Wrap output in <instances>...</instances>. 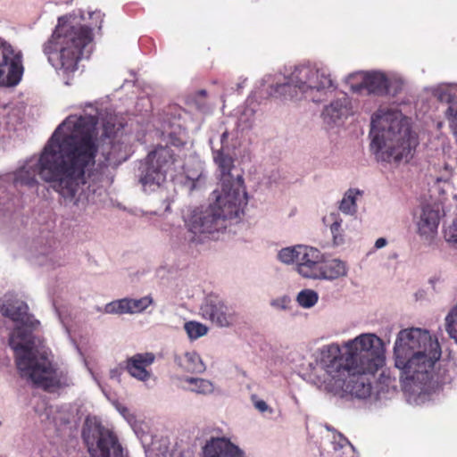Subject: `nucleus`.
Listing matches in <instances>:
<instances>
[{
	"instance_id": "obj_20",
	"label": "nucleus",
	"mask_w": 457,
	"mask_h": 457,
	"mask_svg": "<svg viewBox=\"0 0 457 457\" xmlns=\"http://www.w3.org/2000/svg\"><path fill=\"white\" fill-rule=\"evenodd\" d=\"M320 264L315 279L333 280L346 275L345 263L340 260L333 259L325 262L323 258Z\"/></svg>"
},
{
	"instance_id": "obj_8",
	"label": "nucleus",
	"mask_w": 457,
	"mask_h": 457,
	"mask_svg": "<svg viewBox=\"0 0 457 457\" xmlns=\"http://www.w3.org/2000/svg\"><path fill=\"white\" fill-rule=\"evenodd\" d=\"M169 145L180 147L184 142L170 133L165 145H156L141 162L138 178L145 191H154L175 176L179 156Z\"/></svg>"
},
{
	"instance_id": "obj_14",
	"label": "nucleus",
	"mask_w": 457,
	"mask_h": 457,
	"mask_svg": "<svg viewBox=\"0 0 457 457\" xmlns=\"http://www.w3.org/2000/svg\"><path fill=\"white\" fill-rule=\"evenodd\" d=\"M200 315L217 327H229L235 320L234 313L216 295H208L200 306Z\"/></svg>"
},
{
	"instance_id": "obj_22",
	"label": "nucleus",
	"mask_w": 457,
	"mask_h": 457,
	"mask_svg": "<svg viewBox=\"0 0 457 457\" xmlns=\"http://www.w3.org/2000/svg\"><path fill=\"white\" fill-rule=\"evenodd\" d=\"M182 366L187 371L191 373H202L205 370V366L201 357L195 352L185 354Z\"/></svg>"
},
{
	"instance_id": "obj_17",
	"label": "nucleus",
	"mask_w": 457,
	"mask_h": 457,
	"mask_svg": "<svg viewBox=\"0 0 457 457\" xmlns=\"http://www.w3.org/2000/svg\"><path fill=\"white\" fill-rule=\"evenodd\" d=\"M154 359L155 356L152 353H137L127 359L125 369L131 377L146 381L151 375L147 368L154 363Z\"/></svg>"
},
{
	"instance_id": "obj_15",
	"label": "nucleus",
	"mask_w": 457,
	"mask_h": 457,
	"mask_svg": "<svg viewBox=\"0 0 457 457\" xmlns=\"http://www.w3.org/2000/svg\"><path fill=\"white\" fill-rule=\"evenodd\" d=\"M298 255L295 270L303 278L315 279L323 259L322 253L315 247L303 245Z\"/></svg>"
},
{
	"instance_id": "obj_33",
	"label": "nucleus",
	"mask_w": 457,
	"mask_h": 457,
	"mask_svg": "<svg viewBox=\"0 0 457 457\" xmlns=\"http://www.w3.org/2000/svg\"><path fill=\"white\" fill-rule=\"evenodd\" d=\"M386 244H387V241H386V238H384V237H379V238H378V239L376 240V242H375V247H376L377 249H379V248H382V247H384L385 245H386Z\"/></svg>"
},
{
	"instance_id": "obj_16",
	"label": "nucleus",
	"mask_w": 457,
	"mask_h": 457,
	"mask_svg": "<svg viewBox=\"0 0 457 457\" xmlns=\"http://www.w3.org/2000/svg\"><path fill=\"white\" fill-rule=\"evenodd\" d=\"M203 457H245L244 452L227 437H211L203 448Z\"/></svg>"
},
{
	"instance_id": "obj_4",
	"label": "nucleus",
	"mask_w": 457,
	"mask_h": 457,
	"mask_svg": "<svg viewBox=\"0 0 457 457\" xmlns=\"http://www.w3.org/2000/svg\"><path fill=\"white\" fill-rule=\"evenodd\" d=\"M394 353L395 367L403 370L407 379L426 385L441 357V348L428 331L412 328L398 333Z\"/></svg>"
},
{
	"instance_id": "obj_13",
	"label": "nucleus",
	"mask_w": 457,
	"mask_h": 457,
	"mask_svg": "<svg viewBox=\"0 0 457 457\" xmlns=\"http://www.w3.org/2000/svg\"><path fill=\"white\" fill-rule=\"evenodd\" d=\"M361 80L358 84L352 85L354 92L367 90L369 95L384 96L391 93L395 96L401 91V84L396 80H391L386 73L381 71H367L361 74Z\"/></svg>"
},
{
	"instance_id": "obj_3",
	"label": "nucleus",
	"mask_w": 457,
	"mask_h": 457,
	"mask_svg": "<svg viewBox=\"0 0 457 457\" xmlns=\"http://www.w3.org/2000/svg\"><path fill=\"white\" fill-rule=\"evenodd\" d=\"M4 317L20 324L10 335L9 345L14 352L15 363L21 377L30 379L37 387L51 391L60 386L55 369L45 353L37 354L32 332L39 321L29 313L28 304L12 297L4 295L0 306Z\"/></svg>"
},
{
	"instance_id": "obj_23",
	"label": "nucleus",
	"mask_w": 457,
	"mask_h": 457,
	"mask_svg": "<svg viewBox=\"0 0 457 457\" xmlns=\"http://www.w3.org/2000/svg\"><path fill=\"white\" fill-rule=\"evenodd\" d=\"M360 194L359 190L349 189L340 202L339 209L344 213L353 214L356 211V195Z\"/></svg>"
},
{
	"instance_id": "obj_10",
	"label": "nucleus",
	"mask_w": 457,
	"mask_h": 457,
	"mask_svg": "<svg viewBox=\"0 0 457 457\" xmlns=\"http://www.w3.org/2000/svg\"><path fill=\"white\" fill-rule=\"evenodd\" d=\"M82 437L91 457H128L115 433L101 423L87 420Z\"/></svg>"
},
{
	"instance_id": "obj_21",
	"label": "nucleus",
	"mask_w": 457,
	"mask_h": 457,
	"mask_svg": "<svg viewBox=\"0 0 457 457\" xmlns=\"http://www.w3.org/2000/svg\"><path fill=\"white\" fill-rule=\"evenodd\" d=\"M349 99L346 96L333 101L322 112L324 120L330 123L346 116L349 111Z\"/></svg>"
},
{
	"instance_id": "obj_31",
	"label": "nucleus",
	"mask_w": 457,
	"mask_h": 457,
	"mask_svg": "<svg viewBox=\"0 0 457 457\" xmlns=\"http://www.w3.org/2000/svg\"><path fill=\"white\" fill-rule=\"evenodd\" d=\"M254 407L261 412H264L269 410V406L263 400H258L255 395L252 396Z\"/></svg>"
},
{
	"instance_id": "obj_37",
	"label": "nucleus",
	"mask_w": 457,
	"mask_h": 457,
	"mask_svg": "<svg viewBox=\"0 0 457 457\" xmlns=\"http://www.w3.org/2000/svg\"><path fill=\"white\" fill-rule=\"evenodd\" d=\"M227 132H224L221 136V139L224 140L227 137Z\"/></svg>"
},
{
	"instance_id": "obj_26",
	"label": "nucleus",
	"mask_w": 457,
	"mask_h": 457,
	"mask_svg": "<svg viewBox=\"0 0 457 457\" xmlns=\"http://www.w3.org/2000/svg\"><path fill=\"white\" fill-rule=\"evenodd\" d=\"M184 328L191 339H197L203 336H205L208 332V328L197 321L186 322Z\"/></svg>"
},
{
	"instance_id": "obj_30",
	"label": "nucleus",
	"mask_w": 457,
	"mask_h": 457,
	"mask_svg": "<svg viewBox=\"0 0 457 457\" xmlns=\"http://www.w3.org/2000/svg\"><path fill=\"white\" fill-rule=\"evenodd\" d=\"M18 182L28 187H35L37 185V180L35 176H29L28 172H21L17 179Z\"/></svg>"
},
{
	"instance_id": "obj_2",
	"label": "nucleus",
	"mask_w": 457,
	"mask_h": 457,
	"mask_svg": "<svg viewBox=\"0 0 457 457\" xmlns=\"http://www.w3.org/2000/svg\"><path fill=\"white\" fill-rule=\"evenodd\" d=\"M341 353L338 345H326L320 352V370L313 383L320 390L334 395L348 393L357 398L371 394V384L364 377L375 374L384 363L383 345L379 337L362 334L345 345Z\"/></svg>"
},
{
	"instance_id": "obj_19",
	"label": "nucleus",
	"mask_w": 457,
	"mask_h": 457,
	"mask_svg": "<svg viewBox=\"0 0 457 457\" xmlns=\"http://www.w3.org/2000/svg\"><path fill=\"white\" fill-rule=\"evenodd\" d=\"M152 303L151 296H144L140 299L124 298L108 304L106 311L116 313H137L145 311Z\"/></svg>"
},
{
	"instance_id": "obj_25",
	"label": "nucleus",
	"mask_w": 457,
	"mask_h": 457,
	"mask_svg": "<svg viewBox=\"0 0 457 457\" xmlns=\"http://www.w3.org/2000/svg\"><path fill=\"white\" fill-rule=\"evenodd\" d=\"M303 245H297L291 247H285L278 252V257L280 262L286 264L297 263L299 248Z\"/></svg>"
},
{
	"instance_id": "obj_11",
	"label": "nucleus",
	"mask_w": 457,
	"mask_h": 457,
	"mask_svg": "<svg viewBox=\"0 0 457 457\" xmlns=\"http://www.w3.org/2000/svg\"><path fill=\"white\" fill-rule=\"evenodd\" d=\"M23 71L21 53L0 37V85L16 86Z\"/></svg>"
},
{
	"instance_id": "obj_28",
	"label": "nucleus",
	"mask_w": 457,
	"mask_h": 457,
	"mask_svg": "<svg viewBox=\"0 0 457 457\" xmlns=\"http://www.w3.org/2000/svg\"><path fill=\"white\" fill-rule=\"evenodd\" d=\"M341 222L342 220H336L334 222L330 225V231L333 236V241L335 245H340L344 241V237L342 234L341 229Z\"/></svg>"
},
{
	"instance_id": "obj_27",
	"label": "nucleus",
	"mask_w": 457,
	"mask_h": 457,
	"mask_svg": "<svg viewBox=\"0 0 457 457\" xmlns=\"http://www.w3.org/2000/svg\"><path fill=\"white\" fill-rule=\"evenodd\" d=\"M317 301V293L311 289L303 290L297 295L298 303L304 308H310L313 306Z\"/></svg>"
},
{
	"instance_id": "obj_5",
	"label": "nucleus",
	"mask_w": 457,
	"mask_h": 457,
	"mask_svg": "<svg viewBox=\"0 0 457 457\" xmlns=\"http://www.w3.org/2000/svg\"><path fill=\"white\" fill-rule=\"evenodd\" d=\"M370 149L378 160L408 161L413 137L409 120L398 110L378 109L371 117Z\"/></svg>"
},
{
	"instance_id": "obj_12",
	"label": "nucleus",
	"mask_w": 457,
	"mask_h": 457,
	"mask_svg": "<svg viewBox=\"0 0 457 457\" xmlns=\"http://www.w3.org/2000/svg\"><path fill=\"white\" fill-rule=\"evenodd\" d=\"M214 162L220 170L221 192L226 197L238 196L241 200L247 201V194L244 187V179L241 175L234 178L231 175V170L234 167L233 159L219 151L214 156Z\"/></svg>"
},
{
	"instance_id": "obj_29",
	"label": "nucleus",
	"mask_w": 457,
	"mask_h": 457,
	"mask_svg": "<svg viewBox=\"0 0 457 457\" xmlns=\"http://www.w3.org/2000/svg\"><path fill=\"white\" fill-rule=\"evenodd\" d=\"M445 240L457 248V218L453 224L445 230Z\"/></svg>"
},
{
	"instance_id": "obj_9",
	"label": "nucleus",
	"mask_w": 457,
	"mask_h": 457,
	"mask_svg": "<svg viewBox=\"0 0 457 457\" xmlns=\"http://www.w3.org/2000/svg\"><path fill=\"white\" fill-rule=\"evenodd\" d=\"M216 201L204 211H194L187 225L194 234H213L226 228V220L238 218L247 201L238 196L226 197L214 191Z\"/></svg>"
},
{
	"instance_id": "obj_6",
	"label": "nucleus",
	"mask_w": 457,
	"mask_h": 457,
	"mask_svg": "<svg viewBox=\"0 0 457 457\" xmlns=\"http://www.w3.org/2000/svg\"><path fill=\"white\" fill-rule=\"evenodd\" d=\"M92 39L89 27L59 18L51 37L44 44L43 51L56 71L69 76L78 70L82 51Z\"/></svg>"
},
{
	"instance_id": "obj_1",
	"label": "nucleus",
	"mask_w": 457,
	"mask_h": 457,
	"mask_svg": "<svg viewBox=\"0 0 457 457\" xmlns=\"http://www.w3.org/2000/svg\"><path fill=\"white\" fill-rule=\"evenodd\" d=\"M96 115H70L54 130L37 162V173L65 201L77 204L86 170L96 162L98 150L107 165L127 159L122 128L111 121L103 126L100 142Z\"/></svg>"
},
{
	"instance_id": "obj_36",
	"label": "nucleus",
	"mask_w": 457,
	"mask_h": 457,
	"mask_svg": "<svg viewBox=\"0 0 457 457\" xmlns=\"http://www.w3.org/2000/svg\"><path fill=\"white\" fill-rule=\"evenodd\" d=\"M199 94H200L201 96H206V91H205V90H200V91H199Z\"/></svg>"
},
{
	"instance_id": "obj_34",
	"label": "nucleus",
	"mask_w": 457,
	"mask_h": 457,
	"mask_svg": "<svg viewBox=\"0 0 457 457\" xmlns=\"http://www.w3.org/2000/svg\"><path fill=\"white\" fill-rule=\"evenodd\" d=\"M120 374V371L119 369H114V370H111V378H117L119 377Z\"/></svg>"
},
{
	"instance_id": "obj_18",
	"label": "nucleus",
	"mask_w": 457,
	"mask_h": 457,
	"mask_svg": "<svg viewBox=\"0 0 457 457\" xmlns=\"http://www.w3.org/2000/svg\"><path fill=\"white\" fill-rule=\"evenodd\" d=\"M439 219L437 208L429 204L423 206L417 221L418 233L426 238L432 237L437 231Z\"/></svg>"
},
{
	"instance_id": "obj_32",
	"label": "nucleus",
	"mask_w": 457,
	"mask_h": 457,
	"mask_svg": "<svg viewBox=\"0 0 457 457\" xmlns=\"http://www.w3.org/2000/svg\"><path fill=\"white\" fill-rule=\"evenodd\" d=\"M287 299L286 298H282V299H276V300H273L271 302V305L275 306V307H278V308H286V303H287Z\"/></svg>"
},
{
	"instance_id": "obj_24",
	"label": "nucleus",
	"mask_w": 457,
	"mask_h": 457,
	"mask_svg": "<svg viewBox=\"0 0 457 457\" xmlns=\"http://www.w3.org/2000/svg\"><path fill=\"white\" fill-rule=\"evenodd\" d=\"M185 381L191 386L190 390L197 394L205 395L212 393L213 390L212 384L209 380L204 378H187Z\"/></svg>"
},
{
	"instance_id": "obj_35",
	"label": "nucleus",
	"mask_w": 457,
	"mask_h": 457,
	"mask_svg": "<svg viewBox=\"0 0 457 457\" xmlns=\"http://www.w3.org/2000/svg\"><path fill=\"white\" fill-rule=\"evenodd\" d=\"M128 411V409L127 408H122V410H120V412L125 416V412Z\"/></svg>"
},
{
	"instance_id": "obj_7",
	"label": "nucleus",
	"mask_w": 457,
	"mask_h": 457,
	"mask_svg": "<svg viewBox=\"0 0 457 457\" xmlns=\"http://www.w3.org/2000/svg\"><path fill=\"white\" fill-rule=\"evenodd\" d=\"M332 87L330 76L311 65H299L295 68L287 80L277 84L271 95L284 99H310L321 102V96Z\"/></svg>"
}]
</instances>
